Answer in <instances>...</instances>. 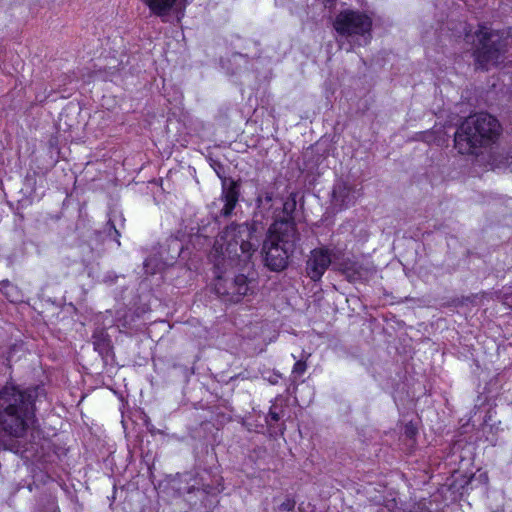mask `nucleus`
<instances>
[{
  "label": "nucleus",
  "instance_id": "6",
  "mask_svg": "<svg viewBox=\"0 0 512 512\" xmlns=\"http://www.w3.org/2000/svg\"><path fill=\"white\" fill-rule=\"evenodd\" d=\"M493 31L487 27H481L476 33L478 46L475 51L477 64L483 69H489L503 62L506 48L512 43L509 33Z\"/></svg>",
  "mask_w": 512,
  "mask_h": 512
},
{
  "label": "nucleus",
  "instance_id": "2",
  "mask_svg": "<svg viewBox=\"0 0 512 512\" xmlns=\"http://www.w3.org/2000/svg\"><path fill=\"white\" fill-rule=\"evenodd\" d=\"M36 390L22 391L15 386L0 390V427L14 437H22L35 421Z\"/></svg>",
  "mask_w": 512,
  "mask_h": 512
},
{
  "label": "nucleus",
  "instance_id": "15",
  "mask_svg": "<svg viewBox=\"0 0 512 512\" xmlns=\"http://www.w3.org/2000/svg\"><path fill=\"white\" fill-rule=\"evenodd\" d=\"M268 418L273 422H277L280 419V414L278 412H276L275 410L270 409V411L268 413Z\"/></svg>",
  "mask_w": 512,
  "mask_h": 512
},
{
  "label": "nucleus",
  "instance_id": "5",
  "mask_svg": "<svg viewBox=\"0 0 512 512\" xmlns=\"http://www.w3.org/2000/svg\"><path fill=\"white\" fill-rule=\"evenodd\" d=\"M372 24L371 17L366 13L346 9L336 15L333 27L353 48L366 46L371 42Z\"/></svg>",
  "mask_w": 512,
  "mask_h": 512
},
{
  "label": "nucleus",
  "instance_id": "18",
  "mask_svg": "<svg viewBox=\"0 0 512 512\" xmlns=\"http://www.w3.org/2000/svg\"><path fill=\"white\" fill-rule=\"evenodd\" d=\"M258 201H259L260 203H263V198L260 196V197L258 198Z\"/></svg>",
  "mask_w": 512,
  "mask_h": 512
},
{
  "label": "nucleus",
  "instance_id": "19",
  "mask_svg": "<svg viewBox=\"0 0 512 512\" xmlns=\"http://www.w3.org/2000/svg\"><path fill=\"white\" fill-rule=\"evenodd\" d=\"M326 1H327V3H331L332 4L334 0H326Z\"/></svg>",
  "mask_w": 512,
  "mask_h": 512
},
{
  "label": "nucleus",
  "instance_id": "7",
  "mask_svg": "<svg viewBox=\"0 0 512 512\" xmlns=\"http://www.w3.org/2000/svg\"><path fill=\"white\" fill-rule=\"evenodd\" d=\"M330 265L338 266L336 252L320 247L310 252L306 262V274L313 281H319Z\"/></svg>",
  "mask_w": 512,
  "mask_h": 512
},
{
  "label": "nucleus",
  "instance_id": "10",
  "mask_svg": "<svg viewBox=\"0 0 512 512\" xmlns=\"http://www.w3.org/2000/svg\"><path fill=\"white\" fill-rule=\"evenodd\" d=\"M221 201L224 202V206L220 213L227 217L232 213L238 201L237 184L234 181H231L228 185L224 182Z\"/></svg>",
  "mask_w": 512,
  "mask_h": 512
},
{
  "label": "nucleus",
  "instance_id": "9",
  "mask_svg": "<svg viewBox=\"0 0 512 512\" xmlns=\"http://www.w3.org/2000/svg\"><path fill=\"white\" fill-rule=\"evenodd\" d=\"M360 195L359 189L345 181H339L333 188L332 205L337 211H342L353 206Z\"/></svg>",
  "mask_w": 512,
  "mask_h": 512
},
{
  "label": "nucleus",
  "instance_id": "14",
  "mask_svg": "<svg viewBox=\"0 0 512 512\" xmlns=\"http://www.w3.org/2000/svg\"><path fill=\"white\" fill-rule=\"evenodd\" d=\"M295 507V501L290 499V498H287L284 502L281 503L280 505V510L282 511H292Z\"/></svg>",
  "mask_w": 512,
  "mask_h": 512
},
{
  "label": "nucleus",
  "instance_id": "17",
  "mask_svg": "<svg viewBox=\"0 0 512 512\" xmlns=\"http://www.w3.org/2000/svg\"><path fill=\"white\" fill-rule=\"evenodd\" d=\"M272 197L269 194L265 195V201L269 202L271 201Z\"/></svg>",
  "mask_w": 512,
  "mask_h": 512
},
{
  "label": "nucleus",
  "instance_id": "8",
  "mask_svg": "<svg viewBox=\"0 0 512 512\" xmlns=\"http://www.w3.org/2000/svg\"><path fill=\"white\" fill-rule=\"evenodd\" d=\"M151 14L168 21V17L175 15L180 20L187 6V0H142Z\"/></svg>",
  "mask_w": 512,
  "mask_h": 512
},
{
  "label": "nucleus",
  "instance_id": "12",
  "mask_svg": "<svg viewBox=\"0 0 512 512\" xmlns=\"http://www.w3.org/2000/svg\"><path fill=\"white\" fill-rule=\"evenodd\" d=\"M307 369V365L304 361H297L294 366H293V369H292V374L293 375H302Z\"/></svg>",
  "mask_w": 512,
  "mask_h": 512
},
{
  "label": "nucleus",
  "instance_id": "4",
  "mask_svg": "<svg viewBox=\"0 0 512 512\" xmlns=\"http://www.w3.org/2000/svg\"><path fill=\"white\" fill-rule=\"evenodd\" d=\"M298 241L295 223L290 220H276L263 244L266 266L273 271L283 270Z\"/></svg>",
  "mask_w": 512,
  "mask_h": 512
},
{
  "label": "nucleus",
  "instance_id": "16",
  "mask_svg": "<svg viewBox=\"0 0 512 512\" xmlns=\"http://www.w3.org/2000/svg\"><path fill=\"white\" fill-rule=\"evenodd\" d=\"M151 261H152V260H146V262H145V264H144V265H145V267H146V269H147V272H149V273L153 274V273H155V269H151V270L149 269V266H150V264H151Z\"/></svg>",
  "mask_w": 512,
  "mask_h": 512
},
{
  "label": "nucleus",
  "instance_id": "1",
  "mask_svg": "<svg viewBox=\"0 0 512 512\" xmlns=\"http://www.w3.org/2000/svg\"><path fill=\"white\" fill-rule=\"evenodd\" d=\"M258 246L253 241L250 228L247 225H230L216 237L210 258L216 269L215 291L226 301L237 303L243 297L254 293L255 282L244 274L227 278L223 274L227 268L245 265Z\"/></svg>",
  "mask_w": 512,
  "mask_h": 512
},
{
  "label": "nucleus",
  "instance_id": "13",
  "mask_svg": "<svg viewBox=\"0 0 512 512\" xmlns=\"http://www.w3.org/2000/svg\"><path fill=\"white\" fill-rule=\"evenodd\" d=\"M295 205H296V202L294 199H292L291 201H287L283 204L284 212L287 214V217L284 218L283 220H290L294 223V221L292 220V218L290 217L289 214L295 208Z\"/></svg>",
  "mask_w": 512,
  "mask_h": 512
},
{
  "label": "nucleus",
  "instance_id": "3",
  "mask_svg": "<svg viewBox=\"0 0 512 512\" xmlns=\"http://www.w3.org/2000/svg\"><path fill=\"white\" fill-rule=\"evenodd\" d=\"M501 133L502 127L496 117L489 113H476L457 128L454 146L461 154H477L480 148L496 144Z\"/></svg>",
  "mask_w": 512,
  "mask_h": 512
},
{
  "label": "nucleus",
  "instance_id": "11",
  "mask_svg": "<svg viewBox=\"0 0 512 512\" xmlns=\"http://www.w3.org/2000/svg\"><path fill=\"white\" fill-rule=\"evenodd\" d=\"M339 269L350 281L366 279L370 274V268L356 261H347L339 264Z\"/></svg>",
  "mask_w": 512,
  "mask_h": 512
}]
</instances>
